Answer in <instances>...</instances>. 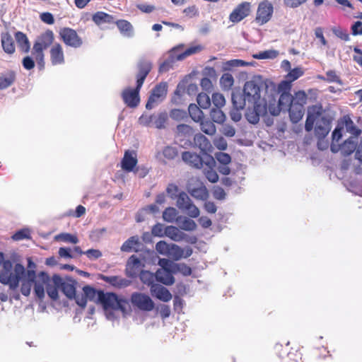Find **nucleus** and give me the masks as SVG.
I'll return each mask as SVG.
<instances>
[{
    "instance_id": "nucleus-61",
    "label": "nucleus",
    "mask_w": 362,
    "mask_h": 362,
    "mask_svg": "<svg viewBox=\"0 0 362 362\" xmlns=\"http://www.w3.org/2000/svg\"><path fill=\"white\" fill-rule=\"evenodd\" d=\"M303 74L302 69L295 68L289 71L287 75V78L290 81H293L300 77Z\"/></svg>"
},
{
    "instance_id": "nucleus-13",
    "label": "nucleus",
    "mask_w": 362,
    "mask_h": 362,
    "mask_svg": "<svg viewBox=\"0 0 362 362\" xmlns=\"http://www.w3.org/2000/svg\"><path fill=\"white\" fill-rule=\"evenodd\" d=\"M167 119L165 113H159L158 115L143 114L139 118V123L145 127H156L162 129Z\"/></svg>"
},
{
    "instance_id": "nucleus-37",
    "label": "nucleus",
    "mask_w": 362,
    "mask_h": 362,
    "mask_svg": "<svg viewBox=\"0 0 362 362\" xmlns=\"http://www.w3.org/2000/svg\"><path fill=\"white\" fill-rule=\"evenodd\" d=\"M93 21L98 25H100L105 23H114L113 16L106 13L98 11L93 16Z\"/></svg>"
},
{
    "instance_id": "nucleus-17",
    "label": "nucleus",
    "mask_w": 362,
    "mask_h": 362,
    "mask_svg": "<svg viewBox=\"0 0 362 362\" xmlns=\"http://www.w3.org/2000/svg\"><path fill=\"white\" fill-rule=\"evenodd\" d=\"M52 281L54 284L60 286V289L67 298L72 299L75 296L76 288L74 281L64 280L60 276L54 274L52 276Z\"/></svg>"
},
{
    "instance_id": "nucleus-54",
    "label": "nucleus",
    "mask_w": 362,
    "mask_h": 362,
    "mask_svg": "<svg viewBox=\"0 0 362 362\" xmlns=\"http://www.w3.org/2000/svg\"><path fill=\"white\" fill-rule=\"evenodd\" d=\"M57 240H62L65 243H70L73 244H76L78 243V239L76 235H71L70 233H61L57 235L55 237Z\"/></svg>"
},
{
    "instance_id": "nucleus-59",
    "label": "nucleus",
    "mask_w": 362,
    "mask_h": 362,
    "mask_svg": "<svg viewBox=\"0 0 362 362\" xmlns=\"http://www.w3.org/2000/svg\"><path fill=\"white\" fill-rule=\"evenodd\" d=\"M170 244L166 243L165 241L160 240L156 245V251L163 255H168Z\"/></svg>"
},
{
    "instance_id": "nucleus-49",
    "label": "nucleus",
    "mask_w": 362,
    "mask_h": 362,
    "mask_svg": "<svg viewBox=\"0 0 362 362\" xmlns=\"http://www.w3.org/2000/svg\"><path fill=\"white\" fill-rule=\"evenodd\" d=\"M199 106L202 109H208L211 105V99L209 96L204 93H201L197 98Z\"/></svg>"
},
{
    "instance_id": "nucleus-56",
    "label": "nucleus",
    "mask_w": 362,
    "mask_h": 362,
    "mask_svg": "<svg viewBox=\"0 0 362 362\" xmlns=\"http://www.w3.org/2000/svg\"><path fill=\"white\" fill-rule=\"evenodd\" d=\"M175 264L176 263L165 258L160 259L158 261V265L161 267L160 269H165V271L175 272Z\"/></svg>"
},
{
    "instance_id": "nucleus-58",
    "label": "nucleus",
    "mask_w": 362,
    "mask_h": 362,
    "mask_svg": "<svg viewBox=\"0 0 362 362\" xmlns=\"http://www.w3.org/2000/svg\"><path fill=\"white\" fill-rule=\"evenodd\" d=\"M166 192L172 199H176L177 201L180 192H179V188L176 185L171 183L168 185Z\"/></svg>"
},
{
    "instance_id": "nucleus-46",
    "label": "nucleus",
    "mask_w": 362,
    "mask_h": 362,
    "mask_svg": "<svg viewBox=\"0 0 362 362\" xmlns=\"http://www.w3.org/2000/svg\"><path fill=\"white\" fill-rule=\"evenodd\" d=\"M234 83V78L230 74L226 73L222 75L220 78V85L222 89L228 90L231 88Z\"/></svg>"
},
{
    "instance_id": "nucleus-51",
    "label": "nucleus",
    "mask_w": 362,
    "mask_h": 362,
    "mask_svg": "<svg viewBox=\"0 0 362 362\" xmlns=\"http://www.w3.org/2000/svg\"><path fill=\"white\" fill-rule=\"evenodd\" d=\"M249 64L248 62L241 59H232L227 61L223 64L224 70H230L233 67L245 66Z\"/></svg>"
},
{
    "instance_id": "nucleus-30",
    "label": "nucleus",
    "mask_w": 362,
    "mask_h": 362,
    "mask_svg": "<svg viewBox=\"0 0 362 362\" xmlns=\"http://www.w3.org/2000/svg\"><path fill=\"white\" fill-rule=\"evenodd\" d=\"M165 235L175 242L182 241L186 236L183 232L173 226H169L165 228Z\"/></svg>"
},
{
    "instance_id": "nucleus-39",
    "label": "nucleus",
    "mask_w": 362,
    "mask_h": 362,
    "mask_svg": "<svg viewBox=\"0 0 362 362\" xmlns=\"http://www.w3.org/2000/svg\"><path fill=\"white\" fill-rule=\"evenodd\" d=\"M344 125L346 131L354 136L352 138H357L361 133V130L356 127L349 117H344Z\"/></svg>"
},
{
    "instance_id": "nucleus-43",
    "label": "nucleus",
    "mask_w": 362,
    "mask_h": 362,
    "mask_svg": "<svg viewBox=\"0 0 362 362\" xmlns=\"http://www.w3.org/2000/svg\"><path fill=\"white\" fill-rule=\"evenodd\" d=\"M140 280L144 284L148 285L151 287L152 285H156L154 284L156 279V274H154L152 272L148 271H141L139 274Z\"/></svg>"
},
{
    "instance_id": "nucleus-47",
    "label": "nucleus",
    "mask_w": 362,
    "mask_h": 362,
    "mask_svg": "<svg viewBox=\"0 0 362 362\" xmlns=\"http://www.w3.org/2000/svg\"><path fill=\"white\" fill-rule=\"evenodd\" d=\"M58 289H60V286H57L53 284L52 277L50 278V281L46 287V291L49 297L52 300H57L59 298Z\"/></svg>"
},
{
    "instance_id": "nucleus-40",
    "label": "nucleus",
    "mask_w": 362,
    "mask_h": 362,
    "mask_svg": "<svg viewBox=\"0 0 362 362\" xmlns=\"http://www.w3.org/2000/svg\"><path fill=\"white\" fill-rule=\"evenodd\" d=\"M139 245V238L138 236H132L127 240L122 245V252H131L133 249H136Z\"/></svg>"
},
{
    "instance_id": "nucleus-25",
    "label": "nucleus",
    "mask_w": 362,
    "mask_h": 362,
    "mask_svg": "<svg viewBox=\"0 0 362 362\" xmlns=\"http://www.w3.org/2000/svg\"><path fill=\"white\" fill-rule=\"evenodd\" d=\"M194 142L195 146L199 148L204 156L209 155L207 153L211 152L212 150V146L209 140L202 134H197L194 137Z\"/></svg>"
},
{
    "instance_id": "nucleus-31",
    "label": "nucleus",
    "mask_w": 362,
    "mask_h": 362,
    "mask_svg": "<svg viewBox=\"0 0 362 362\" xmlns=\"http://www.w3.org/2000/svg\"><path fill=\"white\" fill-rule=\"evenodd\" d=\"M289 116L293 123L298 122L303 117L304 107L296 104H291L288 108Z\"/></svg>"
},
{
    "instance_id": "nucleus-20",
    "label": "nucleus",
    "mask_w": 362,
    "mask_h": 362,
    "mask_svg": "<svg viewBox=\"0 0 362 362\" xmlns=\"http://www.w3.org/2000/svg\"><path fill=\"white\" fill-rule=\"evenodd\" d=\"M144 267V264L136 255H132L127 263L126 273L129 277H136L141 273L142 269Z\"/></svg>"
},
{
    "instance_id": "nucleus-60",
    "label": "nucleus",
    "mask_w": 362,
    "mask_h": 362,
    "mask_svg": "<svg viewBox=\"0 0 362 362\" xmlns=\"http://www.w3.org/2000/svg\"><path fill=\"white\" fill-rule=\"evenodd\" d=\"M180 272L185 276H189L192 274V269L185 264H176L175 267V273Z\"/></svg>"
},
{
    "instance_id": "nucleus-29",
    "label": "nucleus",
    "mask_w": 362,
    "mask_h": 362,
    "mask_svg": "<svg viewBox=\"0 0 362 362\" xmlns=\"http://www.w3.org/2000/svg\"><path fill=\"white\" fill-rule=\"evenodd\" d=\"M173 272L165 271V269H158L156 272V281L167 286L172 285L175 282V279L173 276Z\"/></svg>"
},
{
    "instance_id": "nucleus-33",
    "label": "nucleus",
    "mask_w": 362,
    "mask_h": 362,
    "mask_svg": "<svg viewBox=\"0 0 362 362\" xmlns=\"http://www.w3.org/2000/svg\"><path fill=\"white\" fill-rule=\"evenodd\" d=\"M1 46L4 51L7 54H13L15 52V46L13 37L8 33L1 35Z\"/></svg>"
},
{
    "instance_id": "nucleus-26",
    "label": "nucleus",
    "mask_w": 362,
    "mask_h": 362,
    "mask_svg": "<svg viewBox=\"0 0 362 362\" xmlns=\"http://www.w3.org/2000/svg\"><path fill=\"white\" fill-rule=\"evenodd\" d=\"M50 60L52 65L62 64L64 62V55L59 44L54 45L50 49Z\"/></svg>"
},
{
    "instance_id": "nucleus-45",
    "label": "nucleus",
    "mask_w": 362,
    "mask_h": 362,
    "mask_svg": "<svg viewBox=\"0 0 362 362\" xmlns=\"http://www.w3.org/2000/svg\"><path fill=\"white\" fill-rule=\"evenodd\" d=\"M178 212L174 207H168L163 213V218L168 223L177 221Z\"/></svg>"
},
{
    "instance_id": "nucleus-14",
    "label": "nucleus",
    "mask_w": 362,
    "mask_h": 362,
    "mask_svg": "<svg viewBox=\"0 0 362 362\" xmlns=\"http://www.w3.org/2000/svg\"><path fill=\"white\" fill-rule=\"evenodd\" d=\"M184 47V44H180L171 49L170 54L172 58V62L174 60L182 61L191 55L200 52L203 49V47L201 45H194L189 47L183 52L177 54V52L182 49Z\"/></svg>"
},
{
    "instance_id": "nucleus-5",
    "label": "nucleus",
    "mask_w": 362,
    "mask_h": 362,
    "mask_svg": "<svg viewBox=\"0 0 362 362\" xmlns=\"http://www.w3.org/2000/svg\"><path fill=\"white\" fill-rule=\"evenodd\" d=\"M265 83L260 76H255L247 81L243 87V96L247 104L258 103H267L268 97L262 96L261 90Z\"/></svg>"
},
{
    "instance_id": "nucleus-10",
    "label": "nucleus",
    "mask_w": 362,
    "mask_h": 362,
    "mask_svg": "<svg viewBox=\"0 0 362 362\" xmlns=\"http://www.w3.org/2000/svg\"><path fill=\"white\" fill-rule=\"evenodd\" d=\"M268 110L267 103H254L248 104L245 112V118L252 124L259 122L260 117L264 116Z\"/></svg>"
},
{
    "instance_id": "nucleus-11",
    "label": "nucleus",
    "mask_w": 362,
    "mask_h": 362,
    "mask_svg": "<svg viewBox=\"0 0 362 362\" xmlns=\"http://www.w3.org/2000/svg\"><path fill=\"white\" fill-rule=\"evenodd\" d=\"M131 303L133 307L144 312H150L154 309L155 303L149 296L141 292H134L131 296Z\"/></svg>"
},
{
    "instance_id": "nucleus-1",
    "label": "nucleus",
    "mask_w": 362,
    "mask_h": 362,
    "mask_svg": "<svg viewBox=\"0 0 362 362\" xmlns=\"http://www.w3.org/2000/svg\"><path fill=\"white\" fill-rule=\"evenodd\" d=\"M50 281V277L45 272H40L37 274L33 269H28L25 276L23 279L21 292L25 296L30 294L32 286H34L35 296L42 299L45 297V288Z\"/></svg>"
},
{
    "instance_id": "nucleus-22",
    "label": "nucleus",
    "mask_w": 362,
    "mask_h": 362,
    "mask_svg": "<svg viewBox=\"0 0 362 362\" xmlns=\"http://www.w3.org/2000/svg\"><path fill=\"white\" fill-rule=\"evenodd\" d=\"M182 159L186 164L197 169H200L204 167L205 156L201 157L195 153L185 151L182 153Z\"/></svg>"
},
{
    "instance_id": "nucleus-42",
    "label": "nucleus",
    "mask_w": 362,
    "mask_h": 362,
    "mask_svg": "<svg viewBox=\"0 0 362 362\" xmlns=\"http://www.w3.org/2000/svg\"><path fill=\"white\" fill-rule=\"evenodd\" d=\"M210 117L214 122L218 124H223L226 119L225 113L221 110V108H212L210 111Z\"/></svg>"
},
{
    "instance_id": "nucleus-34",
    "label": "nucleus",
    "mask_w": 362,
    "mask_h": 362,
    "mask_svg": "<svg viewBox=\"0 0 362 362\" xmlns=\"http://www.w3.org/2000/svg\"><path fill=\"white\" fill-rule=\"evenodd\" d=\"M177 223L182 230L186 231H192L197 228L194 221L186 216H178Z\"/></svg>"
},
{
    "instance_id": "nucleus-3",
    "label": "nucleus",
    "mask_w": 362,
    "mask_h": 362,
    "mask_svg": "<svg viewBox=\"0 0 362 362\" xmlns=\"http://www.w3.org/2000/svg\"><path fill=\"white\" fill-rule=\"evenodd\" d=\"M322 107L313 106L308 109L305 129L310 132L315 123V133L320 139H324L330 130V120L322 114Z\"/></svg>"
},
{
    "instance_id": "nucleus-48",
    "label": "nucleus",
    "mask_w": 362,
    "mask_h": 362,
    "mask_svg": "<svg viewBox=\"0 0 362 362\" xmlns=\"http://www.w3.org/2000/svg\"><path fill=\"white\" fill-rule=\"evenodd\" d=\"M168 255L178 260L184 257V250L175 244H170Z\"/></svg>"
},
{
    "instance_id": "nucleus-12",
    "label": "nucleus",
    "mask_w": 362,
    "mask_h": 362,
    "mask_svg": "<svg viewBox=\"0 0 362 362\" xmlns=\"http://www.w3.org/2000/svg\"><path fill=\"white\" fill-rule=\"evenodd\" d=\"M274 13V6L268 0L261 1L257 7L255 21L262 25L270 21Z\"/></svg>"
},
{
    "instance_id": "nucleus-57",
    "label": "nucleus",
    "mask_w": 362,
    "mask_h": 362,
    "mask_svg": "<svg viewBox=\"0 0 362 362\" xmlns=\"http://www.w3.org/2000/svg\"><path fill=\"white\" fill-rule=\"evenodd\" d=\"M215 158L220 165H228L231 162V157L229 154L223 152H218Z\"/></svg>"
},
{
    "instance_id": "nucleus-27",
    "label": "nucleus",
    "mask_w": 362,
    "mask_h": 362,
    "mask_svg": "<svg viewBox=\"0 0 362 362\" xmlns=\"http://www.w3.org/2000/svg\"><path fill=\"white\" fill-rule=\"evenodd\" d=\"M121 35L125 37L131 38L133 37L134 35V30L132 25L126 20H117L114 22Z\"/></svg>"
},
{
    "instance_id": "nucleus-62",
    "label": "nucleus",
    "mask_w": 362,
    "mask_h": 362,
    "mask_svg": "<svg viewBox=\"0 0 362 362\" xmlns=\"http://www.w3.org/2000/svg\"><path fill=\"white\" fill-rule=\"evenodd\" d=\"M332 32L337 37H338L339 38L341 39L344 41L346 42L350 40L349 33L339 28H333Z\"/></svg>"
},
{
    "instance_id": "nucleus-41",
    "label": "nucleus",
    "mask_w": 362,
    "mask_h": 362,
    "mask_svg": "<svg viewBox=\"0 0 362 362\" xmlns=\"http://www.w3.org/2000/svg\"><path fill=\"white\" fill-rule=\"evenodd\" d=\"M99 291L90 286H86L83 288V293L86 297L87 300L99 303Z\"/></svg>"
},
{
    "instance_id": "nucleus-7",
    "label": "nucleus",
    "mask_w": 362,
    "mask_h": 362,
    "mask_svg": "<svg viewBox=\"0 0 362 362\" xmlns=\"http://www.w3.org/2000/svg\"><path fill=\"white\" fill-rule=\"evenodd\" d=\"M54 40V33L52 30H47L42 33L33 45L32 55L36 60L40 69L44 67V50L46 49Z\"/></svg>"
},
{
    "instance_id": "nucleus-55",
    "label": "nucleus",
    "mask_w": 362,
    "mask_h": 362,
    "mask_svg": "<svg viewBox=\"0 0 362 362\" xmlns=\"http://www.w3.org/2000/svg\"><path fill=\"white\" fill-rule=\"evenodd\" d=\"M211 100L214 105L218 108H222L226 105V99L224 96L219 93H214L212 94Z\"/></svg>"
},
{
    "instance_id": "nucleus-38",
    "label": "nucleus",
    "mask_w": 362,
    "mask_h": 362,
    "mask_svg": "<svg viewBox=\"0 0 362 362\" xmlns=\"http://www.w3.org/2000/svg\"><path fill=\"white\" fill-rule=\"evenodd\" d=\"M200 108L195 104H190L188 107L189 116L196 122L202 121L204 117V113Z\"/></svg>"
},
{
    "instance_id": "nucleus-4",
    "label": "nucleus",
    "mask_w": 362,
    "mask_h": 362,
    "mask_svg": "<svg viewBox=\"0 0 362 362\" xmlns=\"http://www.w3.org/2000/svg\"><path fill=\"white\" fill-rule=\"evenodd\" d=\"M26 272L21 264L16 263L13 266L11 261L7 259L0 271V282L15 291L18 288L20 281L25 278Z\"/></svg>"
},
{
    "instance_id": "nucleus-44",
    "label": "nucleus",
    "mask_w": 362,
    "mask_h": 362,
    "mask_svg": "<svg viewBox=\"0 0 362 362\" xmlns=\"http://www.w3.org/2000/svg\"><path fill=\"white\" fill-rule=\"evenodd\" d=\"M200 127L204 133L210 136L215 134L216 132V128L213 121L202 119L200 121Z\"/></svg>"
},
{
    "instance_id": "nucleus-2",
    "label": "nucleus",
    "mask_w": 362,
    "mask_h": 362,
    "mask_svg": "<svg viewBox=\"0 0 362 362\" xmlns=\"http://www.w3.org/2000/svg\"><path fill=\"white\" fill-rule=\"evenodd\" d=\"M151 63L149 61H141L138 64L139 71L136 74V86L135 88L127 87L122 93L124 103L129 107L138 106L140 102L139 92L144 82L151 70Z\"/></svg>"
},
{
    "instance_id": "nucleus-28",
    "label": "nucleus",
    "mask_w": 362,
    "mask_h": 362,
    "mask_svg": "<svg viewBox=\"0 0 362 362\" xmlns=\"http://www.w3.org/2000/svg\"><path fill=\"white\" fill-rule=\"evenodd\" d=\"M103 280L110 285L122 288H126L131 284V281L118 276H104Z\"/></svg>"
},
{
    "instance_id": "nucleus-32",
    "label": "nucleus",
    "mask_w": 362,
    "mask_h": 362,
    "mask_svg": "<svg viewBox=\"0 0 362 362\" xmlns=\"http://www.w3.org/2000/svg\"><path fill=\"white\" fill-rule=\"evenodd\" d=\"M357 138H349L341 145V153L346 156L351 154L356 149Z\"/></svg>"
},
{
    "instance_id": "nucleus-21",
    "label": "nucleus",
    "mask_w": 362,
    "mask_h": 362,
    "mask_svg": "<svg viewBox=\"0 0 362 362\" xmlns=\"http://www.w3.org/2000/svg\"><path fill=\"white\" fill-rule=\"evenodd\" d=\"M250 2H243L239 4L230 14L229 19L233 23H238L247 17L250 11Z\"/></svg>"
},
{
    "instance_id": "nucleus-15",
    "label": "nucleus",
    "mask_w": 362,
    "mask_h": 362,
    "mask_svg": "<svg viewBox=\"0 0 362 362\" xmlns=\"http://www.w3.org/2000/svg\"><path fill=\"white\" fill-rule=\"evenodd\" d=\"M168 86L166 83H160L157 85L151 92L148 98L146 107L148 110L152 109L156 105L161 102L166 96Z\"/></svg>"
},
{
    "instance_id": "nucleus-63",
    "label": "nucleus",
    "mask_w": 362,
    "mask_h": 362,
    "mask_svg": "<svg viewBox=\"0 0 362 362\" xmlns=\"http://www.w3.org/2000/svg\"><path fill=\"white\" fill-rule=\"evenodd\" d=\"M30 235V230L28 228H24L17 231L13 236L12 238L14 240H21L25 238H28Z\"/></svg>"
},
{
    "instance_id": "nucleus-18",
    "label": "nucleus",
    "mask_w": 362,
    "mask_h": 362,
    "mask_svg": "<svg viewBox=\"0 0 362 362\" xmlns=\"http://www.w3.org/2000/svg\"><path fill=\"white\" fill-rule=\"evenodd\" d=\"M59 35L64 42L68 46L77 48L82 45V40L76 32L71 28H64L62 29Z\"/></svg>"
},
{
    "instance_id": "nucleus-6",
    "label": "nucleus",
    "mask_w": 362,
    "mask_h": 362,
    "mask_svg": "<svg viewBox=\"0 0 362 362\" xmlns=\"http://www.w3.org/2000/svg\"><path fill=\"white\" fill-rule=\"evenodd\" d=\"M99 303L102 304L104 310L107 312V317L111 319V313L109 310H121L126 313L129 310V303L127 299L120 298L113 293H106L99 291Z\"/></svg>"
},
{
    "instance_id": "nucleus-19",
    "label": "nucleus",
    "mask_w": 362,
    "mask_h": 362,
    "mask_svg": "<svg viewBox=\"0 0 362 362\" xmlns=\"http://www.w3.org/2000/svg\"><path fill=\"white\" fill-rule=\"evenodd\" d=\"M204 167V174L206 178L212 183H216L218 180V175L214 170L216 165L215 159L210 155L205 156Z\"/></svg>"
},
{
    "instance_id": "nucleus-36",
    "label": "nucleus",
    "mask_w": 362,
    "mask_h": 362,
    "mask_svg": "<svg viewBox=\"0 0 362 362\" xmlns=\"http://www.w3.org/2000/svg\"><path fill=\"white\" fill-rule=\"evenodd\" d=\"M16 79L13 71H8L0 76V89H5L11 86Z\"/></svg>"
},
{
    "instance_id": "nucleus-64",
    "label": "nucleus",
    "mask_w": 362,
    "mask_h": 362,
    "mask_svg": "<svg viewBox=\"0 0 362 362\" xmlns=\"http://www.w3.org/2000/svg\"><path fill=\"white\" fill-rule=\"evenodd\" d=\"M170 116L173 119L181 120L186 117L187 112L185 110L175 109L170 112Z\"/></svg>"
},
{
    "instance_id": "nucleus-23",
    "label": "nucleus",
    "mask_w": 362,
    "mask_h": 362,
    "mask_svg": "<svg viewBox=\"0 0 362 362\" xmlns=\"http://www.w3.org/2000/svg\"><path fill=\"white\" fill-rule=\"evenodd\" d=\"M136 153L134 151L127 150L124 152L121 161V167L126 172H132L137 164Z\"/></svg>"
},
{
    "instance_id": "nucleus-16",
    "label": "nucleus",
    "mask_w": 362,
    "mask_h": 362,
    "mask_svg": "<svg viewBox=\"0 0 362 362\" xmlns=\"http://www.w3.org/2000/svg\"><path fill=\"white\" fill-rule=\"evenodd\" d=\"M187 189L191 196L197 199L205 200L209 195L206 187L197 179H191L189 181Z\"/></svg>"
},
{
    "instance_id": "nucleus-24",
    "label": "nucleus",
    "mask_w": 362,
    "mask_h": 362,
    "mask_svg": "<svg viewBox=\"0 0 362 362\" xmlns=\"http://www.w3.org/2000/svg\"><path fill=\"white\" fill-rule=\"evenodd\" d=\"M150 291L153 297L161 301L168 302L172 299V294L168 289L160 284L152 285Z\"/></svg>"
},
{
    "instance_id": "nucleus-8",
    "label": "nucleus",
    "mask_w": 362,
    "mask_h": 362,
    "mask_svg": "<svg viewBox=\"0 0 362 362\" xmlns=\"http://www.w3.org/2000/svg\"><path fill=\"white\" fill-rule=\"evenodd\" d=\"M268 110L273 116H277L283 110L288 109L292 104V95L286 92L282 93L278 101L272 95H268Z\"/></svg>"
},
{
    "instance_id": "nucleus-9",
    "label": "nucleus",
    "mask_w": 362,
    "mask_h": 362,
    "mask_svg": "<svg viewBox=\"0 0 362 362\" xmlns=\"http://www.w3.org/2000/svg\"><path fill=\"white\" fill-rule=\"evenodd\" d=\"M177 207L191 218H197L200 214L198 207L194 204L188 194L185 192H180L176 201Z\"/></svg>"
},
{
    "instance_id": "nucleus-35",
    "label": "nucleus",
    "mask_w": 362,
    "mask_h": 362,
    "mask_svg": "<svg viewBox=\"0 0 362 362\" xmlns=\"http://www.w3.org/2000/svg\"><path fill=\"white\" fill-rule=\"evenodd\" d=\"M15 39L18 46L23 52H28L30 49V45L27 36L22 32H17L15 34Z\"/></svg>"
},
{
    "instance_id": "nucleus-53",
    "label": "nucleus",
    "mask_w": 362,
    "mask_h": 362,
    "mask_svg": "<svg viewBox=\"0 0 362 362\" xmlns=\"http://www.w3.org/2000/svg\"><path fill=\"white\" fill-rule=\"evenodd\" d=\"M307 101V95L304 91H298L292 96V104L304 106Z\"/></svg>"
},
{
    "instance_id": "nucleus-50",
    "label": "nucleus",
    "mask_w": 362,
    "mask_h": 362,
    "mask_svg": "<svg viewBox=\"0 0 362 362\" xmlns=\"http://www.w3.org/2000/svg\"><path fill=\"white\" fill-rule=\"evenodd\" d=\"M232 103L235 109H243L247 102L240 94H232Z\"/></svg>"
},
{
    "instance_id": "nucleus-52",
    "label": "nucleus",
    "mask_w": 362,
    "mask_h": 362,
    "mask_svg": "<svg viewBox=\"0 0 362 362\" xmlns=\"http://www.w3.org/2000/svg\"><path fill=\"white\" fill-rule=\"evenodd\" d=\"M163 156L168 160H173L178 156V151L176 147L165 146L163 149Z\"/></svg>"
}]
</instances>
